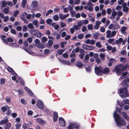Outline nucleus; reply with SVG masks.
Returning a JSON list of instances; mask_svg holds the SVG:
<instances>
[{"label": "nucleus", "instance_id": "47", "mask_svg": "<svg viewBox=\"0 0 129 129\" xmlns=\"http://www.w3.org/2000/svg\"><path fill=\"white\" fill-rule=\"evenodd\" d=\"M33 23L34 25H35L36 27L38 26V22L37 20H35L33 22Z\"/></svg>", "mask_w": 129, "mask_h": 129}, {"label": "nucleus", "instance_id": "27", "mask_svg": "<svg viewBox=\"0 0 129 129\" xmlns=\"http://www.w3.org/2000/svg\"><path fill=\"white\" fill-rule=\"evenodd\" d=\"M100 34L99 33H96L93 35V36L94 39H98V37Z\"/></svg>", "mask_w": 129, "mask_h": 129}, {"label": "nucleus", "instance_id": "40", "mask_svg": "<svg viewBox=\"0 0 129 129\" xmlns=\"http://www.w3.org/2000/svg\"><path fill=\"white\" fill-rule=\"evenodd\" d=\"M36 31H37V30L35 29H32L30 30V33H31V34L33 35H34V34H35V33Z\"/></svg>", "mask_w": 129, "mask_h": 129}, {"label": "nucleus", "instance_id": "42", "mask_svg": "<svg viewBox=\"0 0 129 129\" xmlns=\"http://www.w3.org/2000/svg\"><path fill=\"white\" fill-rule=\"evenodd\" d=\"M100 56L102 58V60H103L105 59V55L103 53H101L100 54Z\"/></svg>", "mask_w": 129, "mask_h": 129}, {"label": "nucleus", "instance_id": "32", "mask_svg": "<svg viewBox=\"0 0 129 129\" xmlns=\"http://www.w3.org/2000/svg\"><path fill=\"white\" fill-rule=\"evenodd\" d=\"M64 51V50L63 49H58L57 51V53H58L59 55H61Z\"/></svg>", "mask_w": 129, "mask_h": 129}, {"label": "nucleus", "instance_id": "38", "mask_svg": "<svg viewBox=\"0 0 129 129\" xmlns=\"http://www.w3.org/2000/svg\"><path fill=\"white\" fill-rule=\"evenodd\" d=\"M19 13V11L18 10L15 11L14 12L13 15L15 17H17V15Z\"/></svg>", "mask_w": 129, "mask_h": 129}, {"label": "nucleus", "instance_id": "45", "mask_svg": "<svg viewBox=\"0 0 129 129\" xmlns=\"http://www.w3.org/2000/svg\"><path fill=\"white\" fill-rule=\"evenodd\" d=\"M7 41L8 42H13L14 41L11 38H8L7 39Z\"/></svg>", "mask_w": 129, "mask_h": 129}, {"label": "nucleus", "instance_id": "18", "mask_svg": "<svg viewBox=\"0 0 129 129\" xmlns=\"http://www.w3.org/2000/svg\"><path fill=\"white\" fill-rule=\"evenodd\" d=\"M106 37L107 38H111V31L110 30H108L106 32Z\"/></svg>", "mask_w": 129, "mask_h": 129}, {"label": "nucleus", "instance_id": "60", "mask_svg": "<svg viewBox=\"0 0 129 129\" xmlns=\"http://www.w3.org/2000/svg\"><path fill=\"white\" fill-rule=\"evenodd\" d=\"M1 110L3 112H5L7 110V108L5 107H2L1 108Z\"/></svg>", "mask_w": 129, "mask_h": 129}, {"label": "nucleus", "instance_id": "33", "mask_svg": "<svg viewBox=\"0 0 129 129\" xmlns=\"http://www.w3.org/2000/svg\"><path fill=\"white\" fill-rule=\"evenodd\" d=\"M127 29V27L126 26H124L122 27L121 29V33H124V31L126 30Z\"/></svg>", "mask_w": 129, "mask_h": 129}, {"label": "nucleus", "instance_id": "26", "mask_svg": "<svg viewBox=\"0 0 129 129\" xmlns=\"http://www.w3.org/2000/svg\"><path fill=\"white\" fill-rule=\"evenodd\" d=\"M123 40V39L122 38H120L118 40L116 41L115 42L116 44L120 43Z\"/></svg>", "mask_w": 129, "mask_h": 129}, {"label": "nucleus", "instance_id": "31", "mask_svg": "<svg viewBox=\"0 0 129 129\" xmlns=\"http://www.w3.org/2000/svg\"><path fill=\"white\" fill-rule=\"evenodd\" d=\"M53 42L52 40H49L48 41V46L50 47H51L53 44Z\"/></svg>", "mask_w": 129, "mask_h": 129}, {"label": "nucleus", "instance_id": "12", "mask_svg": "<svg viewBox=\"0 0 129 129\" xmlns=\"http://www.w3.org/2000/svg\"><path fill=\"white\" fill-rule=\"evenodd\" d=\"M75 65L79 68H82L83 67V64L80 61L76 62Z\"/></svg>", "mask_w": 129, "mask_h": 129}, {"label": "nucleus", "instance_id": "17", "mask_svg": "<svg viewBox=\"0 0 129 129\" xmlns=\"http://www.w3.org/2000/svg\"><path fill=\"white\" fill-rule=\"evenodd\" d=\"M8 119H5L2 120L0 121V123L1 124H3L8 123Z\"/></svg>", "mask_w": 129, "mask_h": 129}, {"label": "nucleus", "instance_id": "56", "mask_svg": "<svg viewBox=\"0 0 129 129\" xmlns=\"http://www.w3.org/2000/svg\"><path fill=\"white\" fill-rule=\"evenodd\" d=\"M59 47V46L58 44H55L53 46V48L55 49H58Z\"/></svg>", "mask_w": 129, "mask_h": 129}, {"label": "nucleus", "instance_id": "59", "mask_svg": "<svg viewBox=\"0 0 129 129\" xmlns=\"http://www.w3.org/2000/svg\"><path fill=\"white\" fill-rule=\"evenodd\" d=\"M116 31H113L112 32L111 34V38L112 37L114 36H115L116 34Z\"/></svg>", "mask_w": 129, "mask_h": 129}, {"label": "nucleus", "instance_id": "37", "mask_svg": "<svg viewBox=\"0 0 129 129\" xmlns=\"http://www.w3.org/2000/svg\"><path fill=\"white\" fill-rule=\"evenodd\" d=\"M33 39L31 37H29L27 39V41L29 43H31L33 41Z\"/></svg>", "mask_w": 129, "mask_h": 129}, {"label": "nucleus", "instance_id": "25", "mask_svg": "<svg viewBox=\"0 0 129 129\" xmlns=\"http://www.w3.org/2000/svg\"><path fill=\"white\" fill-rule=\"evenodd\" d=\"M48 40V39L45 36L43 37L42 39L41 40V41L43 43H45Z\"/></svg>", "mask_w": 129, "mask_h": 129}, {"label": "nucleus", "instance_id": "3", "mask_svg": "<svg viewBox=\"0 0 129 129\" xmlns=\"http://www.w3.org/2000/svg\"><path fill=\"white\" fill-rule=\"evenodd\" d=\"M95 72L96 74L99 76L102 75V68L101 67H96L94 69Z\"/></svg>", "mask_w": 129, "mask_h": 129}, {"label": "nucleus", "instance_id": "22", "mask_svg": "<svg viewBox=\"0 0 129 129\" xmlns=\"http://www.w3.org/2000/svg\"><path fill=\"white\" fill-rule=\"evenodd\" d=\"M7 8H5L4 10V14H7L8 13L9 11V8L8 6Z\"/></svg>", "mask_w": 129, "mask_h": 129}, {"label": "nucleus", "instance_id": "21", "mask_svg": "<svg viewBox=\"0 0 129 129\" xmlns=\"http://www.w3.org/2000/svg\"><path fill=\"white\" fill-rule=\"evenodd\" d=\"M2 4V8H4L7 5V2L5 1H3L1 2Z\"/></svg>", "mask_w": 129, "mask_h": 129}, {"label": "nucleus", "instance_id": "50", "mask_svg": "<svg viewBox=\"0 0 129 129\" xmlns=\"http://www.w3.org/2000/svg\"><path fill=\"white\" fill-rule=\"evenodd\" d=\"M5 82V79L3 78H2L1 79L0 84L1 85L3 84H4Z\"/></svg>", "mask_w": 129, "mask_h": 129}, {"label": "nucleus", "instance_id": "4", "mask_svg": "<svg viewBox=\"0 0 129 129\" xmlns=\"http://www.w3.org/2000/svg\"><path fill=\"white\" fill-rule=\"evenodd\" d=\"M122 67V64H119L115 67V70L116 74H120L121 73Z\"/></svg>", "mask_w": 129, "mask_h": 129}, {"label": "nucleus", "instance_id": "62", "mask_svg": "<svg viewBox=\"0 0 129 129\" xmlns=\"http://www.w3.org/2000/svg\"><path fill=\"white\" fill-rule=\"evenodd\" d=\"M83 34H80L78 35V39H81L83 37Z\"/></svg>", "mask_w": 129, "mask_h": 129}, {"label": "nucleus", "instance_id": "16", "mask_svg": "<svg viewBox=\"0 0 129 129\" xmlns=\"http://www.w3.org/2000/svg\"><path fill=\"white\" fill-rule=\"evenodd\" d=\"M115 61V60L113 58H110L109 60V62L108 63V65L109 66H111L112 65V63L114 61Z\"/></svg>", "mask_w": 129, "mask_h": 129}, {"label": "nucleus", "instance_id": "10", "mask_svg": "<svg viewBox=\"0 0 129 129\" xmlns=\"http://www.w3.org/2000/svg\"><path fill=\"white\" fill-rule=\"evenodd\" d=\"M123 117L127 121H129V117L127 115L126 113L124 112L121 113Z\"/></svg>", "mask_w": 129, "mask_h": 129}, {"label": "nucleus", "instance_id": "8", "mask_svg": "<svg viewBox=\"0 0 129 129\" xmlns=\"http://www.w3.org/2000/svg\"><path fill=\"white\" fill-rule=\"evenodd\" d=\"M58 118V116L57 113L56 112H54L53 119V121L54 122L56 121Z\"/></svg>", "mask_w": 129, "mask_h": 129}, {"label": "nucleus", "instance_id": "34", "mask_svg": "<svg viewBox=\"0 0 129 129\" xmlns=\"http://www.w3.org/2000/svg\"><path fill=\"white\" fill-rule=\"evenodd\" d=\"M53 12V11L52 10L50 9L46 13V16H48L49 14L52 13Z\"/></svg>", "mask_w": 129, "mask_h": 129}, {"label": "nucleus", "instance_id": "49", "mask_svg": "<svg viewBox=\"0 0 129 129\" xmlns=\"http://www.w3.org/2000/svg\"><path fill=\"white\" fill-rule=\"evenodd\" d=\"M16 91L18 92L19 94L20 95H21L22 94L23 92V91L21 89H18V91Z\"/></svg>", "mask_w": 129, "mask_h": 129}, {"label": "nucleus", "instance_id": "64", "mask_svg": "<svg viewBox=\"0 0 129 129\" xmlns=\"http://www.w3.org/2000/svg\"><path fill=\"white\" fill-rule=\"evenodd\" d=\"M91 66H89L88 67L86 68V70L87 72H90L91 70Z\"/></svg>", "mask_w": 129, "mask_h": 129}, {"label": "nucleus", "instance_id": "11", "mask_svg": "<svg viewBox=\"0 0 129 129\" xmlns=\"http://www.w3.org/2000/svg\"><path fill=\"white\" fill-rule=\"evenodd\" d=\"M38 2L37 1H34L32 2V6L34 8H37L38 7Z\"/></svg>", "mask_w": 129, "mask_h": 129}, {"label": "nucleus", "instance_id": "61", "mask_svg": "<svg viewBox=\"0 0 129 129\" xmlns=\"http://www.w3.org/2000/svg\"><path fill=\"white\" fill-rule=\"evenodd\" d=\"M22 29V27L20 26H17L16 28V29L19 31H20Z\"/></svg>", "mask_w": 129, "mask_h": 129}, {"label": "nucleus", "instance_id": "52", "mask_svg": "<svg viewBox=\"0 0 129 129\" xmlns=\"http://www.w3.org/2000/svg\"><path fill=\"white\" fill-rule=\"evenodd\" d=\"M11 33L15 35L16 33V30L14 29H12L11 30Z\"/></svg>", "mask_w": 129, "mask_h": 129}, {"label": "nucleus", "instance_id": "13", "mask_svg": "<svg viewBox=\"0 0 129 129\" xmlns=\"http://www.w3.org/2000/svg\"><path fill=\"white\" fill-rule=\"evenodd\" d=\"M102 73L107 74L110 71V69L108 68H105L104 69L102 68Z\"/></svg>", "mask_w": 129, "mask_h": 129}, {"label": "nucleus", "instance_id": "20", "mask_svg": "<svg viewBox=\"0 0 129 129\" xmlns=\"http://www.w3.org/2000/svg\"><path fill=\"white\" fill-rule=\"evenodd\" d=\"M26 3L27 1L26 0H23L21 4L22 7L23 8H25Z\"/></svg>", "mask_w": 129, "mask_h": 129}, {"label": "nucleus", "instance_id": "7", "mask_svg": "<svg viewBox=\"0 0 129 129\" xmlns=\"http://www.w3.org/2000/svg\"><path fill=\"white\" fill-rule=\"evenodd\" d=\"M59 121L60 125L62 126H65V121L64 119L62 117H59Z\"/></svg>", "mask_w": 129, "mask_h": 129}, {"label": "nucleus", "instance_id": "1", "mask_svg": "<svg viewBox=\"0 0 129 129\" xmlns=\"http://www.w3.org/2000/svg\"><path fill=\"white\" fill-rule=\"evenodd\" d=\"M128 85V83L124 80L122 83V86L123 88H121L119 90V93L122 94L120 95L121 98H125L129 96L127 89Z\"/></svg>", "mask_w": 129, "mask_h": 129}, {"label": "nucleus", "instance_id": "39", "mask_svg": "<svg viewBox=\"0 0 129 129\" xmlns=\"http://www.w3.org/2000/svg\"><path fill=\"white\" fill-rule=\"evenodd\" d=\"M96 46L98 48H101L102 46V45L99 42H97L96 43Z\"/></svg>", "mask_w": 129, "mask_h": 129}, {"label": "nucleus", "instance_id": "43", "mask_svg": "<svg viewBox=\"0 0 129 129\" xmlns=\"http://www.w3.org/2000/svg\"><path fill=\"white\" fill-rule=\"evenodd\" d=\"M119 27V25L117 23H116L115 25L114 29L115 30L118 29Z\"/></svg>", "mask_w": 129, "mask_h": 129}, {"label": "nucleus", "instance_id": "58", "mask_svg": "<svg viewBox=\"0 0 129 129\" xmlns=\"http://www.w3.org/2000/svg\"><path fill=\"white\" fill-rule=\"evenodd\" d=\"M9 17L8 16H6L4 19V22H6L9 20Z\"/></svg>", "mask_w": 129, "mask_h": 129}, {"label": "nucleus", "instance_id": "24", "mask_svg": "<svg viewBox=\"0 0 129 129\" xmlns=\"http://www.w3.org/2000/svg\"><path fill=\"white\" fill-rule=\"evenodd\" d=\"M59 17L60 19L62 20H64L66 18L65 15H63L62 13L59 14Z\"/></svg>", "mask_w": 129, "mask_h": 129}, {"label": "nucleus", "instance_id": "36", "mask_svg": "<svg viewBox=\"0 0 129 129\" xmlns=\"http://www.w3.org/2000/svg\"><path fill=\"white\" fill-rule=\"evenodd\" d=\"M90 46H88V45H84L82 46V48H83L87 50H88L89 49V48Z\"/></svg>", "mask_w": 129, "mask_h": 129}, {"label": "nucleus", "instance_id": "57", "mask_svg": "<svg viewBox=\"0 0 129 129\" xmlns=\"http://www.w3.org/2000/svg\"><path fill=\"white\" fill-rule=\"evenodd\" d=\"M93 25L92 24H89L87 26L89 30H91L93 28Z\"/></svg>", "mask_w": 129, "mask_h": 129}, {"label": "nucleus", "instance_id": "54", "mask_svg": "<svg viewBox=\"0 0 129 129\" xmlns=\"http://www.w3.org/2000/svg\"><path fill=\"white\" fill-rule=\"evenodd\" d=\"M111 10L110 8H108L107 10V13L108 15H110L111 14Z\"/></svg>", "mask_w": 129, "mask_h": 129}, {"label": "nucleus", "instance_id": "23", "mask_svg": "<svg viewBox=\"0 0 129 129\" xmlns=\"http://www.w3.org/2000/svg\"><path fill=\"white\" fill-rule=\"evenodd\" d=\"M128 64L125 65L124 66H123L122 65V67L121 69L122 72L125 70L128 67Z\"/></svg>", "mask_w": 129, "mask_h": 129}, {"label": "nucleus", "instance_id": "6", "mask_svg": "<svg viewBox=\"0 0 129 129\" xmlns=\"http://www.w3.org/2000/svg\"><path fill=\"white\" fill-rule=\"evenodd\" d=\"M37 105L40 109L41 110H43L44 107V105L43 102L40 101H38L37 103Z\"/></svg>", "mask_w": 129, "mask_h": 129}, {"label": "nucleus", "instance_id": "15", "mask_svg": "<svg viewBox=\"0 0 129 129\" xmlns=\"http://www.w3.org/2000/svg\"><path fill=\"white\" fill-rule=\"evenodd\" d=\"M11 123L10 122H8L6 123L4 127V129H10L11 126Z\"/></svg>", "mask_w": 129, "mask_h": 129}, {"label": "nucleus", "instance_id": "35", "mask_svg": "<svg viewBox=\"0 0 129 129\" xmlns=\"http://www.w3.org/2000/svg\"><path fill=\"white\" fill-rule=\"evenodd\" d=\"M37 47L39 49L44 48L45 47V46L43 44H39L37 46Z\"/></svg>", "mask_w": 129, "mask_h": 129}, {"label": "nucleus", "instance_id": "14", "mask_svg": "<svg viewBox=\"0 0 129 129\" xmlns=\"http://www.w3.org/2000/svg\"><path fill=\"white\" fill-rule=\"evenodd\" d=\"M34 35L36 36L37 37L40 38L42 36V34L41 33L37 30V31H36L35 32V34H34Z\"/></svg>", "mask_w": 129, "mask_h": 129}, {"label": "nucleus", "instance_id": "19", "mask_svg": "<svg viewBox=\"0 0 129 129\" xmlns=\"http://www.w3.org/2000/svg\"><path fill=\"white\" fill-rule=\"evenodd\" d=\"M70 125L68 126L67 127V129H73L75 125V124L73 123H70Z\"/></svg>", "mask_w": 129, "mask_h": 129}, {"label": "nucleus", "instance_id": "44", "mask_svg": "<svg viewBox=\"0 0 129 129\" xmlns=\"http://www.w3.org/2000/svg\"><path fill=\"white\" fill-rule=\"evenodd\" d=\"M129 9V8L128 7H123V10L125 12H126L128 11Z\"/></svg>", "mask_w": 129, "mask_h": 129}, {"label": "nucleus", "instance_id": "9", "mask_svg": "<svg viewBox=\"0 0 129 129\" xmlns=\"http://www.w3.org/2000/svg\"><path fill=\"white\" fill-rule=\"evenodd\" d=\"M7 70L9 72L11 73L12 74L14 75H17V74L15 72L14 70L10 67L7 68Z\"/></svg>", "mask_w": 129, "mask_h": 129}, {"label": "nucleus", "instance_id": "51", "mask_svg": "<svg viewBox=\"0 0 129 129\" xmlns=\"http://www.w3.org/2000/svg\"><path fill=\"white\" fill-rule=\"evenodd\" d=\"M27 27L26 25H24L23 27L22 30L24 32L26 31L27 30Z\"/></svg>", "mask_w": 129, "mask_h": 129}, {"label": "nucleus", "instance_id": "29", "mask_svg": "<svg viewBox=\"0 0 129 129\" xmlns=\"http://www.w3.org/2000/svg\"><path fill=\"white\" fill-rule=\"evenodd\" d=\"M53 19L55 21H57L59 19V17L58 15H55L53 17Z\"/></svg>", "mask_w": 129, "mask_h": 129}, {"label": "nucleus", "instance_id": "55", "mask_svg": "<svg viewBox=\"0 0 129 129\" xmlns=\"http://www.w3.org/2000/svg\"><path fill=\"white\" fill-rule=\"evenodd\" d=\"M11 113V110H8L6 113V114L8 116Z\"/></svg>", "mask_w": 129, "mask_h": 129}, {"label": "nucleus", "instance_id": "30", "mask_svg": "<svg viewBox=\"0 0 129 129\" xmlns=\"http://www.w3.org/2000/svg\"><path fill=\"white\" fill-rule=\"evenodd\" d=\"M46 22L48 24H50L52 22V20L51 19L49 18L46 20Z\"/></svg>", "mask_w": 129, "mask_h": 129}, {"label": "nucleus", "instance_id": "5", "mask_svg": "<svg viewBox=\"0 0 129 129\" xmlns=\"http://www.w3.org/2000/svg\"><path fill=\"white\" fill-rule=\"evenodd\" d=\"M36 121L41 125H44L46 124V122L45 121L42 119L41 118H39L36 119Z\"/></svg>", "mask_w": 129, "mask_h": 129}, {"label": "nucleus", "instance_id": "48", "mask_svg": "<svg viewBox=\"0 0 129 129\" xmlns=\"http://www.w3.org/2000/svg\"><path fill=\"white\" fill-rule=\"evenodd\" d=\"M7 5H8L11 7L13 5L12 3L10 1H8L7 2Z\"/></svg>", "mask_w": 129, "mask_h": 129}, {"label": "nucleus", "instance_id": "46", "mask_svg": "<svg viewBox=\"0 0 129 129\" xmlns=\"http://www.w3.org/2000/svg\"><path fill=\"white\" fill-rule=\"evenodd\" d=\"M120 61L124 63H125L126 61V59L123 57H121L120 58Z\"/></svg>", "mask_w": 129, "mask_h": 129}, {"label": "nucleus", "instance_id": "2", "mask_svg": "<svg viewBox=\"0 0 129 129\" xmlns=\"http://www.w3.org/2000/svg\"><path fill=\"white\" fill-rule=\"evenodd\" d=\"M114 118L115 121L118 126H125L126 125V123L124 120L121 119L119 115L117 114L116 112L114 114Z\"/></svg>", "mask_w": 129, "mask_h": 129}, {"label": "nucleus", "instance_id": "53", "mask_svg": "<svg viewBox=\"0 0 129 129\" xmlns=\"http://www.w3.org/2000/svg\"><path fill=\"white\" fill-rule=\"evenodd\" d=\"M70 14L72 17H74L75 16L76 12L75 11H73L70 12Z\"/></svg>", "mask_w": 129, "mask_h": 129}, {"label": "nucleus", "instance_id": "41", "mask_svg": "<svg viewBox=\"0 0 129 129\" xmlns=\"http://www.w3.org/2000/svg\"><path fill=\"white\" fill-rule=\"evenodd\" d=\"M50 52V50L49 49H46L44 51V54L45 55H47L49 54Z\"/></svg>", "mask_w": 129, "mask_h": 129}, {"label": "nucleus", "instance_id": "63", "mask_svg": "<svg viewBox=\"0 0 129 129\" xmlns=\"http://www.w3.org/2000/svg\"><path fill=\"white\" fill-rule=\"evenodd\" d=\"M105 28L103 27H102L100 29V31L102 33L104 32L105 31Z\"/></svg>", "mask_w": 129, "mask_h": 129}, {"label": "nucleus", "instance_id": "28", "mask_svg": "<svg viewBox=\"0 0 129 129\" xmlns=\"http://www.w3.org/2000/svg\"><path fill=\"white\" fill-rule=\"evenodd\" d=\"M27 26L28 28L31 30H32L34 28V26H33L32 24L31 23H29L27 25Z\"/></svg>", "mask_w": 129, "mask_h": 129}]
</instances>
